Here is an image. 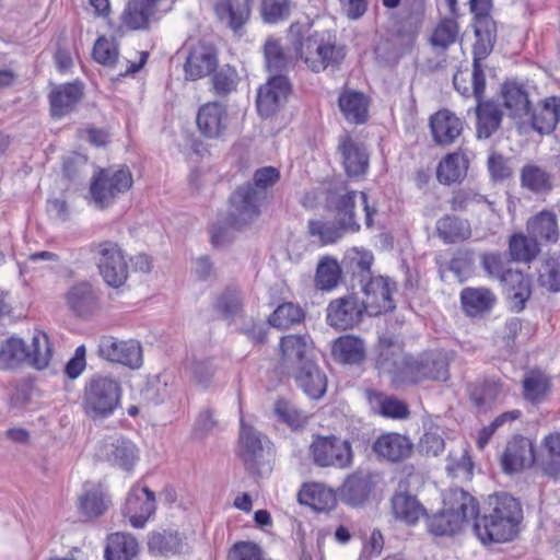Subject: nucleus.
I'll return each instance as SVG.
<instances>
[{
	"mask_svg": "<svg viewBox=\"0 0 560 560\" xmlns=\"http://www.w3.org/2000/svg\"><path fill=\"white\" fill-rule=\"evenodd\" d=\"M378 369L392 376L396 386L415 385L423 381L445 382L448 360L443 352H428L419 358L407 357L398 346L387 347L380 353Z\"/></svg>",
	"mask_w": 560,
	"mask_h": 560,
	"instance_id": "obj_1",
	"label": "nucleus"
},
{
	"mask_svg": "<svg viewBox=\"0 0 560 560\" xmlns=\"http://www.w3.org/2000/svg\"><path fill=\"white\" fill-rule=\"evenodd\" d=\"M490 512L474 523V530L483 544L505 542L516 537L523 518L520 502L506 493L489 498Z\"/></svg>",
	"mask_w": 560,
	"mask_h": 560,
	"instance_id": "obj_2",
	"label": "nucleus"
},
{
	"mask_svg": "<svg viewBox=\"0 0 560 560\" xmlns=\"http://www.w3.org/2000/svg\"><path fill=\"white\" fill-rule=\"evenodd\" d=\"M310 33L306 25L295 23L290 26L289 37L300 59L314 72L337 65L343 58L342 48L336 45L329 32Z\"/></svg>",
	"mask_w": 560,
	"mask_h": 560,
	"instance_id": "obj_3",
	"label": "nucleus"
},
{
	"mask_svg": "<svg viewBox=\"0 0 560 560\" xmlns=\"http://www.w3.org/2000/svg\"><path fill=\"white\" fill-rule=\"evenodd\" d=\"M279 177L277 168L261 167L254 174V186H242L231 196L229 223L232 228L242 229L259 215L260 207L266 199V189L273 186Z\"/></svg>",
	"mask_w": 560,
	"mask_h": 560,
	"instance_id": "obj_4",
	"label": "nucleus"
},
{
	"mask_svg": "<svg viewBox=\"0 0 560 560\" xmlns=\"http://www.w3.org/2000/svg\"><path fill=\"white\" fill-rule=\"evenodd\" d=\"M443 502V510L427 521L429 530L436 536L459 533L479 513L476 499L462 489L450 490Z\"/></svg>",
	"mask_w": 560,
	"mask_h": 560,
	"instance_id": "obj_5",
	"label": "nucleus"
},
{
	"mask_svg": "<svg viewBox=\"0 0 560 560\" xmlns=\"http://www.w3.org/2000/svg\"><path fill=\"white\" fill-rule=\"evenodd\" d=\"M121 385L110 376L97 375L85 385L82 397V409L93 421L104 420L113 416L120 407Z\"/></svg>",
	"mask_w": 560,
	"mask_h": 560,
	"instance_id": "obj_6",
	"label": "nucleus"
},
{
	"mask_svg": "<svg viewBox=\"0 0 560 560\" xmlns=\"http://www.w3.org/2000/svg\"><path fill=\"white\" fill-rule=\"evenodd\" d=\"M471 11L475 14V35L477 42L474 45L472 77L475 92L479 94L486 88V77L482 61L492 51L497 27L493 19L488 14L489 3L483 0H469Z\"/></svg>",
	"mask_w": 560,
	"mask_h": 560,
	"instance_id": "obj_7",
	"label": "nucleus"
},
{
	"mask_svg": "<svg viewBox=\"0 0 560 560\" xmlns=\"http://www.w3.org/2000/svg\"><path fill=\"white\" fill-rule=\"evenodd\" d=\"M133 185V177L127 166L100 170L91 182L90 194L96 208L112 206Z\"/></svg>",
	"mask_w": 560,
	"mask_h": 560,
	"instance_id": "obj_8",
	"label": "nucleus"
},
{
	"mask_svg": "<svg viewBox=\"0 0 560 560\" xmlns=\"http://www.w3.org/2000/svg\"><path fill=\"white\" fill-rule=\"evenodd\" d=\"M91 253L103 280L112 288L125 284L128 278V264L121 247L112 241L91 245Z\"/></svg>",
	"mask_w": 560,
	"mask_h": 560,
	"instance_id": "obj_9",
	"label": "nucleus"
},
{
	"mask_svg": "<svg viewBox=\"0 0 560 560\" xmlns=\"http://www.w3.org/2000/svg\"><path fill=\"white\" fill-rule=\"evenodd\" d=\"M310 454L317 466L346 468L352 463V448L347 440L335 435H317L311 446Z\"/></svg>",
	"mask_w": 560,
	"mask_h": 560,
	"instance_id": "obj_10",
	"label": "nucleus"
},
{
	"mask_svg": "<svg viewBox=\"0 0 560 560\" xmlns=\"http://www.w3.org/2000/svg\"><path fill=\"white\" fill-rule=\"evenodd\" d=\"M182 52L185 56L184 73L186 80L196 81L206 78L218 66L215 48L205 42H187Z\"/></svg>",
	"mask_w": 560,
	"mask_h": 560,
	"instance_id": "obj_11",
	"label": "nucleus"
},
{
	"mask_svg": "<svg viewBox=\"0 0 560 560\" xmlns=\"http://www.w3.org/2000/svg\"><path fill=\"white\" fill-rule=\"evenodd\" d=\"M95 456L129 471L139 459V451L130 440L119 434H112L97 443Z\"/></svg>",
	"mask_w": 560,
	"mask_h": 560,
	"instance_id": "obj_12",
	"label": "nucleus"
},
{
	"mask_svg": "<svg viewBox=\"0 0 560 560\" xmlns=\"http://www.w3.org/2000/svg\"><path fill=\"white\" fill-rule=\"evenodd\" d=\"M196 125L199 133L209 140H223L229 131L230 115L224 104L208 102L197 112Z\"/></svg>",
	"mask_w": 560,
	"mask_h": 560,
	"instance_id": "obj_13",
	"label": "nucleus"
},
{
	"mask_svg": "<svg viewBox=\"0 0 560 560\" xmlns=\"http://www.w3.org/2000/svg\"><path fill=\"white\" fill-rule=\"evenodd\" d=\"M280 364L288 373L314 361V345L307 335H288L280 340Z\"/></svg>",
	"mask_w": 560,
	"mask_h": 560,
	"instance_id": "obj_14",
	"label": "nucleus"
},
{
	"mask_svg": "<svg viewBox=\"0 0 560 560\" xmlns=\"http://www.w3.org/2000/svg\"><path fill=\"white\" fill-rule=\"evenodd\" d=\"M267 441L245 420L241 419L240 456L252 474L260 475L265 467V444Z\"/></svg>",
	"mask_w": 560,
	"mask_h": 560,
	"instance_id": "obj_15",
	"label": "nucleus"
},
{
	"mask_svg": "<svg viewBox=\"0 0 560 560\" xmlns=\"http://www.w3.org/2000/svg\"><path fill=\"white\" fill-rule=\"evenodd\" d=\"M360 284L365 295L361 304L369 315L375 316L392 311L395 307L392 299L395 283L388 278L374 277Z\"/></svg>",
	"mask_w": 560,
	"mask_h": 560,
	"instance_id": "obj_16",
	"label": "nucleus"
},
{
	"mask_svg": "<svg viewBox=\"0 0 560 560\" xmlns=\"http://www.w3.org/2000/svg\"><path fill=\"white\" fill-rule=\"evenodd\" d=\"M98 353L107 361L137 369L142 363V349L136 340H119L104 336L98 343Z\"/></svg>",
	"mask_w": 560,
	"mask_h": 560,
	"instance_id": "obj_17",
	"label": "nucleus"
},
{
	"mask_svg": "<svg viewBox=\"0 0 560 560\" xmlns=\"http://www.w3.org/2000/svg\"><path fill=\"white\" fill-rule=\"evenodd\" d=\"M154 512V492L147 487L133 486L122 508V515L128 518L130 525L135 528L144 527Z\"/></svg>",
	"mask_w": 560,
	"mask_h": 560,
	"instance_id": "obj_18",
	"label": "nucleus"
},
{
	"mask_svg": "<svg viewBox=\"0 0 560 560\" xmlns=\"http://www.w3.org/2000/svg\"><path fill=\"white\" fill-rule=\"evenodd\" d=\"M361 199V203L363 205L365 212V224L368 228L372 226L373 215L375 214V209L370 207L368 203V197L364 192H357L354 190H348L347 188H341L332 194H330L328 198V207L330 210L335 212V219L342 221H355L354 220V208H355V199Z\"/></svg>",
	"mask_w": 560,
	"mask_h": 560,
	"instance_id": "obj_19",
	"label": "nucleus"
},
{
	"mask_svg": "<svg viewBox=\"0 0 560 560\" xmlns=\"http://www.w3.org/2000/svg\"><path fill=\"white\" fill-rule=\"evenodd\" d=\"M289 92L290 83L285 77H271L258 90L256 101L258 113L264 117L273 115L285 103Z\"/></svg>",
	"mask_w": 560,
	"mask_h": 560,
	"instance_id": "obj_20",
	"label": "nucleus"
},
{
	"mask_svg": "<svg viewBox=\"0 0 560 560\" xmlns=\"http://www.w3.org/2000/svg\"><path fill=\"white\" fill-rule=\"evenodd\" d=\"M363 310L353 295L336 299L327 307V323L336 329L352 328L360 322Z\"/></svg>",
	"mask_w": 560,
	"mask_h": 560,
	"instance_id": "obj_21",
	"label": "nucleus"
},
{
	"mask_svg": "<svg viewBox=\"0 0 560 560\" xmlns=\"http://www.w3.org/2000/svg\"><path fill=\"white\" fill-rule=\"evenodd\" d=\"M535 462L530 440L520 436L509 442L502 455L501 464L505 472H516L530 467Z\"/></svg>",
	"mask_w": 560,
	"mask_h": 560,
	"instance_id": "obj_22",
	"label": "nucleus"
},
{
	"mask_svg": "<svg viewBox=\"0 0 560 560\" xmlns=\"http://www.w3.org/2000/svg\"><path fill=\"white\" fill-rule=\"evenodd\" d=\"M373 452L381 458L397 463L408 458L413 445L408 436L399 433H384L373 443Z\"/></svg>",
	"mask_w": 560,
	"mask_h": 560,
	"instance_id": "obj_23",
	"label": "nucleus"
},
{
	"mask_svg": "<svg viewBox=\"0 0 560 560\" xmlns=\"http://www.w3.org/2000/svg\"><path fill=\"white\" fill-rule=\"evenodd\" d=\"M338 151L342 156V163L349 176L365 174L369 167V155L362 144L346 135L339 140Z\"/></svg>",
	"mask_w": 560,
	"mask_h": 560,
	"instance_id": "obj_24",
	"label": "nucleus"
},
{
	"mask_svg": "<svg viewBox=\"0 0 560 560\" xmlns=\"http://www.w3.org/2000/svg\"><path fill=\"white\" fill-rule=\"evenodd\" d=\"M252 1L218 0L214 4V13L221 23L237 32L249 20Z\"/></svg>",
	"mask_w": 560,
	"mask_h": 560,
	"instance_id": "obj_25",
	"label": "nucleus"
},
{
	"mask_svg": "<svg viewBox=\"0 0 560 560\" xmlns=\"http://www.w3.org/2000/svg\"><path fill=\"white\" fill-rule=\"evenodd\" d=\"M360 225L357 221L336 220L334 223L312 220L308 222V233L317 237L320 245H328L339 241L348 232H358Z\"/></svg>",
	"mask_w": 560,
	"mask_h": 560,
	"instance_id": "obj_26",
	"label": "nucleus"
},
{
	"mask_svg": "<svg viewBox=\"0 0 560 560\" xmlns=\"http://www.w3.org/2000/svg\"><path fill=\"white\" fill-rule=\"evenodd\" d=\"M430 126L436 143L451 144L460 136L464 122L453 113L444 109L431 117Z\"/></svg>",
	"mask_w": 560,
	"mask_h": 560,
	"instance_id": "obj_27",
	"label": "nucleus"
},
{
	"mask_svg": "<svg viewBox=\"0 0 560 560\" xmlns=\"http://www.w3.org/2000/svg\"><path fill=\"white\" fill-rule=\"evenodd\" d=\"M299 387L312 399H319L327 388V377L315 362L301 365L300 370L292 373Z\"/></svg>",
	"mask_w": 560,
	"mask_h": 560,
	"instance_id": "obj_28",
	"label": "nucleus"
},
{
	"mask_svg": "<svg viewBox=\"0 0 560 560\" xmlns=\"http://www.w3.org/2000/svg\"><path fill=\"white\" fill-rule=\"evenodd\" d=\"M560 118V98L550 96L545 98L530 115V125L540 135H548L557 126Z\"/></svg>",
	"mask_w": 560,
	"mask_h": 560,
	"instance_id": "obj_29",
	"label": "nucleus"
},
{
	"mask_svg": "<svg viewBox=\"0 0 560 560\" xmlns=\"http://www.w3.org/2000/svg\"><path fill=\"white\" fill-rule=\"evenodd\" d=\"M109 500L98 485H85L83 492L78 498L79 512L86 520L98 517L107 510Z\"/></svg>",
	"mask_w": 560,
	"mask_h": 560,
	"instance_id": "obj_30",
	"label": "nucleus"
},
{
	"mask_svg": "<svg viewBox=\"0 0 560 560\" xmlns=\"http://www.w3.org/2000/svg\"><path fill=\"white\" fill-rule=\"evenodd\" d=\"M503 288L509 299L511 300L512 307L520 312L525 307L526 301L529 299L530 281L523 272L518 270H508L503 277Z\"/></svg>",
	"mask_w": 560,
	"mask_h": 560,
	"instance_id": "obj_31",
	"label": "nucleus"
},
{
	"mask_svg": "<svg viewBox=\"0 0 560 560\" xmlns=\"http://www.w3.org/2000/svg\"><path fill=\"white\" fill-rule=\"evenodd\" d=\"M82 96V86L68 83L56 86L49 94L50 110L54 117H62L72 110Z\"/></svg>",
	"mask_w": 560,
	"mask_h": 560,
	"instance_id": "obj_32",
	"label": "nucleus"
},
{
	"mask_svg": "<svg viewBox=\"0 0 560 560\" xmlns=\"http://www.w3.org/2000/svg\"><path fill=\"white\" fill-rule=\"evenodd\" d=\"M159 1L160 0H130L122 15L125 25L131 30L147 27L158 11Z\"/></svg>",
	"mask_w": 560,
	"mask_h": 560,
	"instance_id": "obj_33",
	"label": "nucleus"
},
{
	"mask_svg": "<svg viewBox=\"0 0 560 560\" xmlns=\"http://www.w3.org/2000/svg\"><path fill=\"white\" fill-rule=\"evenodd\" d=\"M373 488L369 475L358 472L348 477L341 488V500L351 506L362 505L369 498Z\"/></svg>",
	"mask_w": 560,
	"mask_h": 560,
	"instance_id": "obj_34",
	"label": "nucleus"
},
{
	"mask_svg": "<svg viewBox=\"0 0 560 560\" xmlns=\"http://www.w3.org/2000/svg\"><path fill=\"white\" fill-rule=\"evenodd\" d=\"M299 500L318 512L334 509L337 502L335 492L322 483L304 485L299 492Z\"/></svg>",
	"mask_w": 560,
	"mask_h": 560,
	"instance_id": "obj_35",
	"label": "nucleus"
},
{
	"mask_svg": "<svg viewBox=\"0 0 560 560\" xmlns=\"http://www.w3.org/2000/svg\"><path fill=\"white\" fill-rule=\"evenodd\" d=\"M468 166L469 161L464 153H450L439 163L436 177L445 185L462 182L467 175Z\"/></svg>",
	"mask_w": 560,
	"mask_h": 560,
	"instance_id": "obj_36",
	"label": "nucleus"
},
{
	"mask_svg": "<svg viewBox=\"0 0 560 560\" xmlns=\"http://www.w3.org/2000/svg\"><path fill=\"white\" fill-rule=\"evenodd\" d=\"M495 301L494 293L487 288H465L460 292L463 310L469 316H477L490 311Z\"/></svg>",
	"mask_w": 560,
	"mask_h": 560,
	"instance_id": "obj_37",
	"label": "nucleus"
},
{
	"mask_svg": "<svg viewBox=\"0 0 560 560\" xmlns=\"http://www.w3.org/2000/svg\"><path fill=\"white\" fill-rule=\"evenodd\" d=\"M392 510L397 520L408 525H415L425 513L416 497L406 492L393 497Z\"/></svg>",
	"mask_w": 560,
	"mask_h": 560,
	"instance_id": "obj_38",
	"label": "nucleus"
},
{
	"mask_svg": "<svg viewBox=\"0 0 560 560\" xmlns=\"http://www.w3.org/2000/svg\"><path fill=\"white\" fill-rule=\"evenodd\" d=\"M477 136L478 138H489L498 130L502 120L500 106L494 102L478 101L477 105Z\"/></svg>",
	"mask_w": 560,
	"mask_h": 560,
	"instance_id": "obj_39",
	"label": "nucleus"
},
{
	"mask_svg": "<svg viewBox=\"0 0 560 560\" xmlns=\"http://www.w3.org/2000/svg\"><path fill=\"white\" fill-rule=\"evenodd\" d=\"M364 352L363 340L352 335L339 337L331 346L332 357L342 363H359L364 358Z\"/></svg>",
	"mask_w": 560,
	"mask_h": 560,
	"instance_id": "obj_40",
	"label": "nucleus"
},
{
	"mask_svg": "<svg viewBox=\"0 0 560 560\" xmlns=\"http://www.w3.org/2000/svg\"><path fill=\"white\" fill-rule=\"evenodd\" d=\"M339 108L345 118L353 124H362L368 117V100L363 93L345 91L338 100Z\"/></svg>",
	"mask_w": 560,
	"mask_h": 560,
	"instance_id": "obj_41",
	"label": "nucleus"
},
{
	"mask_svg": "<svg viewBox=\"0 0 560 560\" xmlns=\"http://www.w3.org/2000/svg\"><path fill=\"white\" fill-rule=\"evenodd\" d=\"M66 300L69 307L78 315H85L96 307V296L88 282L71 287L66 294Z\"/></svg>",
	"mask_w": 560,
	"mask_h": 560,
	"instance_id": "obj_42",
	"label": "nucleus"
},
{
	"mask_svg": "<svg viewBox=\"0 0 560 560\" xmlns=\"http://www.w3.org/2000/svg\"><path fill=\"white\" fill-rule=\"evenodd\" d=\"M504 106L514 119H523L529 115L527 93L516 83H505L502 89Z\"/></svg>",
	"mask_w": 560,
	"mask_h": 560,
	"instance_id": "obj_43",
	"label": "nucleus"
},
{
	"mask_svg": "<svg viewBox=\"0 0 560 560\" xmlns=\"http://www.w3.org/2000/svg\"><path fill=\"white\" fill-rule=\"evenodd\" d=\"M27 346L24 340L12 336L0 345V370L19 368L27 359Z\"/></svg>",
	"mask_w": 560,
	"mask_h": 560,
	"instance_id": "obj_44",
	"label": "nucleus"
},
{
	"mask_svg": "<svg viewBox=\"0 0 560 560\" xmlns=\"http://www.w3.org/2000/svg\"><path fill=\"white\" fill-rule=\"evenodd\" d=\"M527 230L534 240L547 242H557L559 230L556 214L548 211H541L535 218L528 221Z\"/></svg>",
	"mask_w": 560,
	"mask_h": 560,
	"instance_id": "obj_45",
	"label": "nucleus"
},
{
	"mask_svg": "<svg viewBox=\"0 0 560 560\" xmlns=\"http://www.w3.org/2000/svg\"><path fill=\"white\" fill-rule=\"evenodd\" d=\"M183 538L177 532L152 533L148 547L152 555L167 557L180 551Z\"/></svg>",
	"mask_w": 560,
	"mask_h": 560,
	"instance_id": "obj_46",
	"label": "nucleus"
},
{
	"mask_svg": "<svg viewBox=\"0 0 560 560\" xmlns=\"http://www.w3.org/2000/svg\"><path fill=\"white\" fill-rule=\"evenodd\" d=\"M459 38V26L453 19H443L433 28L430 44L436 51H444Z\"/></svg>",
	"mask_w": 560,
	"mask_h": 560,
	"instance_id": "obj_47",
	"label": "nucleus"
},
{
	"mask_svg": "<svg viewBox=\"0 0 560 560\" xmlns=\"http://www.w3.org/2000/svg\"><path fill=\"white\" fill-rule=\"evenodd\" d=\"M436 230L439 236L446 243L466 240L471 233L468 221L452 215L440 219L436 223Z\"/></svg>",
	"mask_w": 560,
	"mask_h": 560,
	"instance_id": "obj_48",
	"label": "nucleus"
},
{
	"mask_svg": "<svg viewBox=\"0 0 560 560\" xmlns=\"http://www.w3.org/2000/svg\"><path fill=\"white\" fill-rule=\"evenodd\" d=\"M541 465L550 476L560 474V432L548 434L541 446Z\"/></svg>",
	"mask_w": 560,
	"mask_h": 560,
	"instance_id": "obj_49",
	"label": "nucleus"
},
{
	"mask_svg": "<svg viewBox=\"0 0 560 560\" xmlns=\"http://www.w3.org/2000/svg\"><path fill=\"white\" fill-rule=\"evenodd\" d=\"M26 361L37 370L48 366L51 359V348L46 334L37 331L33 335L32 343L27 346Z\"/></svg>",
	"mask_w": 560,
	"mask_h": 560,
	"instance_id": "obj_50",
	"label": "nucleus"
},
{
	"mask_svg": "<svg viewBox=\"0 0 560 560\" xmlns=\"http://www.w3.org/2000/svg\"><path fill=\"white\" fill-rule=\"evenodd\" d=\"M341 279V268L338 261L331 257H324L317 266L315 284L322 291H331Z\"/></svg>",
	"mask_w": 560,
	"mask_h": 560,
	"instance_id": "obj_51",
	"label": "nucleus"
},
{
	"mask_svg": "<svg viewBox=\"0 0 560 560\" xmlns=\"http://www.w3.org/2000/svg\"><path fill=\"white\" fill-rule=\"evenodd\" d=\"M138 541L126 533H115L109 536L106 547L107 557L117 556L121 560H129L138 553Z\"/></svg>",
	"mask_w": 560,
	"mask_h": 560,
	"instance_id": "obj_52",
	"label": "nucleus"
},
{
	"mask_svg": "<svg viewBox=\"0 0 560 560\" xmlns=\"http://www.w3.org/2000/svg\"><path fill=\"white\" fill-rule=\"evenodd\" d=\"M510 254L514 260L527 262L539 253L538 243L534 237L515 234L509 243Z\"/></svg>",
	"mask_w": 560,
	"mask_h": 560,
	"instance_id": "obj_53",
	"label": "nucleus"
},
{
	"mask_svg": "<svg viewBox=\"0 0 560 560\" xmlns=\"http://www.w3.org/2000/svg\"><path fill=\"white\" fill-rule=\"evenodd\" d=\"M346 260L353 275L358 273L360 283L372 278L371 265L373 262V254L364 248H352L348 250Z\"/></svg>",
	"mask_w": 560,
	"mask_h": 560,
	"instance_id": "obj_54",
	"label": "nucleus"
},
{
	"mask_svg": "<svg viewBox=\"0 0 560 560\" xmlns=\"http://www.w3.org/2000/svg\"><path fill=\"white\" fill-rule=\"evenodd\" d=\"M273 412L279 421L285 423L293 430L303 428L307 421L308 416L287 400L279 399L275 404Z\"/></svg>",
	"mask_w": 560,
	"mask_h": 560,
	"instance_id": "obj_55",
	"label": "nucleus"
},
{
	"mask_svg": "<svg viewBox=\"0 0 560 560\" xmlns=\"http://www.w3.org/2000/svg\"><path fill=\"white\" fill-rule=\"evenodd\" d=\"M521 180L523 187L539 192L550 189V175L541 167L528 164L522 168Z\"/></svg>",
	"mask_w": 560,
	"mask_h": 560,
	"instance_id": "obj_56",
	"label": "nucleus"
},
{
	"mask_svg": "<svg viewBox=\"0 0 560 560\" xmlns=\"http://www.w3.org/2000/svg\"><path fill=\"white\" fill-rule=\"evenodd\" d=\"M492 206L485 196L471 189L458 191L452 201V208L455 211H474L476 208L493 210Z\"/></svg>",
	"mask_w": 560,
	"mask_h": 560,
	"instance_id": "obj_57",
	"label": "nucleus"
},
{
	"mask_svg": "<svg viewBox=\"0 0 560 560\" xmlns=\"http://www.w3.org/2000/svg\"><path fill=\"white\" fill-rule=\"evenodd\" d=\"M523 387L525 398L535 402L548 393L549 378L540 371H530L523 381Z\"/></svg>",
	"mask_w": 560,
	"mask_h": 560,
	"instance_id": "obj_58",
	"label": "nucleus"
},
{
	"mask_svg": "<svg viewBox=\"0 0 560 560\" xmlns=\"http://www.w3.org/2000/svg\"><path fill=\"white\" fill-rule=\"evenodd\" d=\"M538 281L549 291H560V255L547 258L539 269Z\"/></svg>",
	"mask_w": 560,
	"mask_h": 560,
	"instance_id": "obj_59",
	"label": "nucleus"
},
{
	"mask_svg": "<svg viewBox=\"0 0 560 560\" xmlns=\"http://www.w3.org/2000/svg\"><path fill=\"white\" fill-rule=\"evenodd\" d=\"M303 318L302 310L293 303H283L279 305L269 317L271 326L285 329L300 323Z\"/></svg>",
	"mask_w": 560,
	"mask_h": 560,
	"instance_id": "obj_60",
	"label": "nucleus"
},
{
	"mask_svg": "<svg viewBox=\"0 0 560 560\" xmlns=\"http://www.w3.org/2000/svg\"><path fill=\"white\" fill-rule=\"evenodd\" d=\"M240 78L235 68L226 65L221 67L212 77L214 93L226 95L236 90Z\"/></svg>",
	"mask_w": 560,
	"mask_h": 560,
	"instance_id": "obj_61",
	"label": "nucleus"
},
{
	"mask_svg": "<svg viewBox=\"0 0 560 560\" xmlns=\"http://www.w3.org/2000/svg\"><path fill=\"white\" fill-rule=\"evenodd\" d=\"M118 48L114 39L100 37L93 48V58L96 62L113 67L118 61Z\"/></svg>",
	"mask_w": 560,
	"mask_h": 560,
	"instance_id": "obj_62",
	"label": "nucleus"
},
{
	"mask_svg": "<svg viewBox=\"0 0 560 560\" xmlns=\"http://www.w3.org/2000/svg\"><path fill=\"white\" fill-rule=\"evenodd\" d=\"M215 310L225 317L236 315L242 307V299L240 292L235 288H228L218 298L214 303Z\"/></svg>",
	"mask_w": 560,
	"mask_h": 560,
	"instance_id": "obj_63",
	"label": "nucleus"
},
{
	"mask_svg": "<svg viewBox=\"0 0 560 560\" xmlns=\"http://www.w3.org/2000/svg\"><path fill=\"white\" fill-rule=\"evenodd\" d=\"M229 560H264V552L253 541H238L230 549Z\"/></svg>",
	"mask_w": 560,
	"mask_h": 560,
	"instance_id": "obj_64",
	"label": "nucleus"
}]
</instances>
